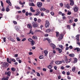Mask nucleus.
Returning a JSON list of instances; mask_svg holds the SVG:
<instances>
[{
    "label": "nucleus",
    "mask_w": 80,
    "mask_h": 80,
    "mask_svg": "<svg viewBox=\"0 0 80 80\" xmlns=\"http://www.w3.org/2000/svg\"><path fill=\"white\" fill-rule=\"evenodd\" d=\"M9 64L7 62H4L3 64L2 65V66L3 68H7L8 67Z\"/></svg>",
    "instance_id": "1"
},
{
    "label": "nucleus",
    "mask_w": 80,
    "mask_h": 80,
    "mask_svg": "<svg viewBox=\"0 0 80 80\" xmlns=\"http://www.w3.org/2000/svg\"><path fill=\"white\" fill-rule=\"evenodd\" d=\"M32 25L33 28H36L38 26V25L35 22H32Z\"/></svg>",
    "instance_id": "2"
},
{
    "label": "nucleus",
    "mask_w": 80,
    "mask_h": 80,
    "mask_svg": "<svg viewBox=\"0 0 80 80\" xmlns=\"http://www.w3.org/2000/svg\"><path fill=\"white\" fill-rule=\"evenodd\" d=\"M37 6L39 8H40L42 6V2H38L37 3Z\"/></svg>",
    "instance_id": "3"
},
{
    "label": "nucleus",
    "mask_w": 80,
    "mask_h": 80,
    "mask_svg": "<svg viewBox=\"0 0 80 80\" xmlns=\"http://www.w3.org/2000/svg\"><path fill=\"white\" fill-rule=\"evenodd\" d=\"M5 75H7V76L8 77H10V75H11V72L10 71H6L5 72Z\"/></svg>",
    "instance_id": "4"
},
{
    "label": "nucleus",
    "mask_w": 80,
    "mask_h": 80,
    "mask_svg": "<svg viewBox=\"0 0 80 80\" xmlns=\"http://www.w3.org/2000/svg\"><path fill=\"white\" fill-rule=\"evenodd\" d=\"M50 25V23L49 21H46V24H45V27L46 28H47L48 26Z\"/></svg>",
    "instance_id": "5"
},
{
    "label": "nucleus",
    "mask_w": 80,
    "mask_h": 80,
    "mask_svg": "<svg viewBox=\"0 0 80 80\" xmlns=\"http://www.w3.org/2000/svg\"><path fill=\"white\" fill-rule=\"evenodd\" d=\"M56 50L58 51V52L59 53H61L62 52V49H61L58 48H56Z\"/></svg>",
    "instance_id": "6"
},
{
    "label": "nucleus",
    "mask_w": 80,
    "mask_h": 80,
    "mask_svg": "<svg viewBox=\"0 0 80 80\" xmlns=\"http://www.w3.org/2000/svg\"><path fill=\"white\" fill-rule=\"evenodd\" d=\"M52 64H53V63L52 62H51L50 65L48 66V68L50 69H52Z\"/></svg>",
    "instance_id": "7"
},
{
    "label": "nucleus",
    "mask_w": 80,
    "mask_h": 80,
    "mask_svg": "<svg viewBox=\"0 0 80 80\" xmlns=\"http://www.w3.org/2000/svg\"><path fill=\"white\" fill-rule=\"evenodd\" d=\"M41 12L39 11H38L36 12V14H34V16H38V15H39L40 14Z\"/></svg>",
    "instance_id": "8"
},
{
    "label": "nucleus",
    "mask_w": 80,
    "mask_h": 80,
    "mask_svg": "<svg viewBox=\"0 0 80 80\" xmlns=\"http://www.w3.org/2000/svg\"><path fill=\"white\" fill-rule=\"evenodd\" d=\"M62 38H63V34H61L60 35L59 38H58L59 41H60V40H62Z\"/></svg>",
    "instance_id": "9"
},
{
    "label": "nucleus",
    "mask_w": 80,
    "mask_h": 80,
    "mask_svg": "<svg viewBox=\"0 0 80 80\" xmlns=\"http://www.w3.org/2000/svg\"><path fill=\"white\" fill-rule=\"evenodd\" d=\"M50 46L52 47V48H53V49H54V48H55L56 47V46L54 44H53L52 43H51L50 44Z\"/></svg>",
    "instance_id": "10"
},
{
    "label": "nucleus",
    "mask_w": 80,
    "mask_h": 80,
    "mask_svg": "<svg viewBox=\"0 0 80 80\" xmlns=\"http://www.w3.org/2000/svg\"><path fill=\"white\" fill-rule=\"evenodd\" d=\"M70 5L71 6H73L74 5V1L73 0H70Z\"/></svg>",
    "instance_id": "11"
},
{
    "label": "nucleus",
    "mask_w": 80,
    "mask_h": 80,
    "mask_svg": "<svg viewBox=\"0 0 80 80\" xmlns=\"http://www.w3.org/2000/svg\"><path fill=\"white\" fill-rule=\"evenodd\" d=\"M6 3H8L9 4V5L10 6H12V3H11V2H10V1L9 0H6Z\"/></svg>",
    "instance_id": "12"
},
{
    "label": "nucleus",
    "mask_w": 80,
    "mask_h": 80,
    "mask_svg": "<svg viewBox=\"0 0 80 80\" xmlns=\"http://www.w3.org/2000/svg\"><path fill=\"white\" fill-rule=\"evenodd\" d=\"M74 50H77V52H80V48H76L74 49Z\"/></svg>",
    "instance_id": "13"
},
{
    "label": "nucleus",
    "mask_w": 80,
    "mask_h": 80,
    "mask_svg": "<svg viewBox=\"0 0 80 80\" xmlns=\"http://www.w3.org/2000/svg\"><path fill=\"white\" fill-rule=\"evenodd\" d=\"M78 7H75L74 9V12H78Z\"/></svg>",
    "instance_id": "14"
},
{
    "label": "nucleus",
    "mask_w": 80,
    "mask_h": 80,
    "mask_svg": "<svg viewBox=\"0 0 80 80\" xmlns=\"http://www.w3.org/2000/svg\"><path fill=\"white\" fill-rule=\"evenodd\" d=\"M66 7L68 8V9H69V8H70V5L68 3H67L66 5Z\"/></svg>",
    "instance_id": "15"
},
{
    "label": "nucleus",
    "mask_w": 80,
    "mask_h": 80,
    "mask_svg": "<svg viewBox=\"0 0 80 80\" xmlns=\"http://www.w3.org/2000/svg\"><path fill=\"white\" fill-rule=\"evenodd\" d=\"M29 5L30 6H32L33 7H35V6L33 2L30 3Z\"/></svg>",
    "instance_id": "16"
},
{
    "label": "nucleus",
    "mask_w": 80,
    "mask_h": 80,
    "mask_svg": "<svg viewBox=\"0 0 80 80\" xmlns=\"http://www.w3.org/2000/svg\"><path fill=\"white\" fill-rule=\"evenodd\" d=\"M27 27H28V28H32V24H28V25Z\"/></svg>",
    "instance_id": "17"
},
{
    "label": "nucleus",
    "mask_w": 80,
    "mask_h": 80,
    "mask_svg": "<svg viewBox=\"0 0 80 80\" xmlns=\"http://www.w3.org/2000/svg\"><path fill=\"white\" fill-rule=\"evenodd\" d=\"M35 42L34 41H32V42H31L30 44H31V45L32 46H33L35 45Z\"/></svg>",
    "instance_id": "18"
},
{
    "label": "nucleus",
    "mask_w": 80,
    "mask_h": 80,
    "mask_svg": "<svg viewBox=\"0 0 80 80\" xmlns=\"http://www.w3.org/2000/svg\"><path fill=\"white\" fill-rule=\"evenodd\" d=\"M65 60L66 63H67L68 62V59H67V57H66L65 58Z\"/></svg>",
    "instance_id": "19"
},
{
    "label": "nucleus",
    "mask_w": 80,
    "mask_h": 80,
    "mask_svg": "<svg viewBox=\"0 0 80 80\" xmlns=\"http://www.w3.org/2000/svg\"><path fill=\"white\" fill-rule=\"evenodd\" d=\"M30 33H31L32 35H33L34 34V33H33V32L32 31V29H31L30 30L29 33H28V34L29 35V34H30Z\"/></svg>",
    "instance_id": "20"
},
{
    "label": "nucleus",
    "mask_w": 80,
    "mask_h": 80,
    "mask_svg": "<svg viewBox=\"0 0 80 80\" xmlns=\"http://www.w3.org/2000/svg\"><path fill=\"white\" fill-rule=\"evenodd\" d=\"M77 61H78V59L77 58H74V62H73V63H75L77 62Z\"/></svg>",
    "instance_id": "21"
},
{
    "label": "nucleus",
    "mask_w": 80,
    "mask_h": 80,
    "mask_svg": "<svg viewBox=\"0 0 80 80\" xmlns=\"http://www.w3.org/2000/svg\"><path fill=\"white\" fill-rule=\"evenodd\" d=\"M79 36H80V35H77L76 36V38L78 41H79Z\"/></svg>",
    "instance_id": "22"
},
{
    "label": "nucleus",
    "mask_w": 80,
    "mask_h": 80,
    "mask_svg": "<svg viewBox=\"0 0 80 80\" xmlns=\"http://www.w3.org/2000/svg\"><path fill=\"white\" fill-rule=\"evenodd\" d=\"M7 62L9 63H12L11 62V61H10V58H7Z\"/></svg>",
    "instance_id": "23"
},
{
    "label": "nucleus",
    "mask_w": 80,
    "mask_h": 80,
    "mask_svg": "<svg viewBox=\"0 0 80 80\" xmlns=\"http://www.w3.org/2000/svg\"><path fill=\"white\" fill-rule=\"evenodd\" d=\"M30 9L31 12H35V10H33V8L32 7H31Z\"/></svg>",
    "instance_id": "24"
},
{
    "label": "nucleus",
    "mask_w": 80,
    "mask_h": 80,
    "mask_svg": "<svg viewBox=\"0 0 80 80\" xmlns=\"http://www.w3.org/2000/svg\"><path fill=\"white\" fill-rule=\"evenodd\" d=\"M59 48H60L62 49V50L63 49V46H62V45H60L59 46Z\"/></svg>",
    "instance_id": "25"
},
{
    "label": "nucleus",
    "mask_w": 80,
    "mask_h": 80,
    "mask_svg": "<svg viewBox=\"0 0 80 80\" xmlns=\"http://www.w3.org/2000/svg\"><path fill=\"white\" fill-rule=\"evenodd\" d=\"M69 56L71 57H74L75 55L73 54H69Z\"/></svg>",
    "instance_id": "26"
},
{
    "label": "nucleus",
    "mask_w": 80,
    "mask_h": 80,
    "mask_svg": "<svg viewBox=\"0 0 80 80\" xmlns=\"http://www.w3.org/2000/svg\"><path fill=\"white\" fill-rule=\"evenodd\" d=\"M66 27L67 28V29H69L70 30L71 29L70 26V25H67Z\"/></svg>",
    "instance_id": "27"
},
{
    "label": "nucleus",
    "mask_w": 80,
    "mask_h": 80,
    "mask_svg": "<svg viewBox=\"0 0 80 80\" xmlns=\"http://www.w3.org/2000/svg\"><path fill=\"white\" fill-rule=\"evenodd\" d=\"M56 36L57 37H59V32H56Z\"/></svg>",
    "instance_id": "28"
},
{
    "label": "nucleus",
    "mask_w": 80,
    "mask_h": 80,
    "mask_svg": "<svg viewBox=\"0 0 80 80\" xmlns=\"http://www.w3.org/2000/svg\"><path fill=\"white\" fill-rule=\"evenodd\" d=\"M28 40L29 42H31L33 41V40L32 39L30 38H29L28 39Z\"/></svg>",
    "instance_id": "29"
},
{
    "label": "nucleus",
    "mask_w": 80,
    "mask_h": 80,
    "mask_svg": "<svg viewBox=\"0 0 80 80\" xmlns=\"http://www.w3.org/2000/svg\"><path fill=\"white\" fill-rule=\"evenodd\" d=\"M11 70L12 71V72H15V71H16V69L15 68H12L11 69Z\"/></svg>",
    "instance_id": "30"
},
{
    "label": "nucleus",
    "mask_w": 80,
    "mask_h": 80,
    "mask_svg": "<svg viewBox=\"0 0 80 80\" xmlns=\"http://www.w3.org/2000/svg\"><path fill=\"white\" fill-rule=\"evenodd\" d=\"M44 53H45V55H47L48 54V51H47L45 50L44 52Z\"/></svg>",
    "instance_id": "31"
},
{
    "label": "nucleus",
    "mask_w": 80,
    "mask_h": 80,
    "mask_svg": "<svg viewBox=\"0 0 80 80\" xmlns=\"http://www.w3.org/2000/svg\"><path fill=\"white\" fill-rule=\"evenodd\" d=\"M55 63L56 65H59V61H56Z\"/></svg>",
    "instance_id": "32"
},
{
    "label": "nucleus",
    "mask_w": 80,
    "mask_h": 80,
    "mask_svg": "<svg viewBox=\"0 0 80 80\" xmlns=\"http://www.w3.org/2000/svg\"><path fill=\"white\" fill-rule=\"evenodd\" d=\"M50 31H51V29H47V33H50Z\"/></svg>",
    "instance_id": "33"
},
{
    "label": "nucleus",
    "mask_w": 80,
    "mask_h": 80,
    "mask_svg": "<svg viewBox=\"0 0 80 80\" xmlns=\"http://www.w3.org/2000/svg\"><path fill=\"white\" fill-rule=\"evenodd\" d=\"M75 67H73L72 68V72H75Z\"/></svg>",
    "instance_id": "34"
},
{
    "label": "nucleus",
    "mask_w": 80,
    "mask_h": 80,
    "mask_svg": "<svg viewBox=\"0 0 80 80\" xmlns=\"http://www.w3.org/2000/svg\"><path fill=\"white\" fill-rule=\"evenodd\" d=\"M6 11L7 12H9V11H10V9L8 8H6Z\"/></svg>",
    "instance_id": "35"
},
{
    "label": "nucleus",
    "mask_w": 80,
    "mask_h": 80,
    "mask_svg": "<svg viewBox=\"0 0 80 80\" xmlns=\"http://www.w3.org/2000/svg\"><path fill=\"white\" fill-rule=\"evenodd\" d=\"M43 57V55H41L40 56H39V58L40 59H42Z\"/></svg>",
    "instance_id": "36"
},
{
    "label": "nucleus",
    "mask_w": 80,
    "mask_h": 80,
    "mask_svg": "<svg viewBox=\"0 0 80 80\" xmlns=\"http://www.w3.org/2000/svg\"><path fill=\"white\" fill-rule=\"evenodd\" d=\"M16 39L17 41H18V42H20V38L19 37H17L16 38Z\"/></svg>",
    "instance_id": "37"
},
{
    "label": "nucleus",
    "mask_w": 80,
    "mask_h": 80,
    "mask_svg": "<svg viewBox=\"0 0 80 80\" xmlns=\"http://www.w3.org/2000/svg\"><path fill=\"white\" fill-rule=\"evenodd\" d=\"M15 8H16V9H18L19 10L20 9V8L19 7L15 6Z\"/></svg>",
    "instance_id": "38"
},
{
    "label": "nucleus",
    "mask_w": 80,
    "mask_h": 80,
    "mask_svg": "<svg viewBox=\"0 0 80 80\" xmlns=\"http://www.w3.org/2000/svg\"><path fill=\"white\" fill-rule=\"evenodd\" d=\"M72 22H73V20H72V19L70 20L69 21V23H72Z\"/></svg>",
    "instance_id": "39"
},
{
    "label": "nucleus",
    "mask_w": 80,
    "mask_h": 80,
    "mask_svg": "<svg viewBox=\"0 0 80 80\" xmlns=\"http://www.w3.org/2000/svg\"><path fill=\"white\" fill-rule=\"evenodd\" d=\"M67 78L68 80H71V77L68 76H67Z\"/></svg>",
    "instance_id": "40"
},
{
    "label": "nucleus",
    "mask_w": 80,
    "mask_h": 80,
    "mask_svg": "<svg viewBox=\"0 0 80 80\" xmlns=\"http://www.w3.org/2000/svg\"><path fill=\"white\" fill-rule=\"evenodd\" d=\"M62 63H63V61H59V65H60V64H62Z\"/></svg>",
    "instance_id": "41"
},
{
    "label": "nucleus",
    "mask_w": 80,
    "mask_h": 80,
    "mask_svg": "<svg viewBox=\"0 0 80 80\" xmlns=\"http://www.w3.org/2000/svg\"><path fill=\"white\" fill-rule=\"evenodd\" d=\"M8 79L7 78H2V80H8Z\"/></svg>",
    "instance_id": "42"
},
{
    "label": "nucleus",
    "mask_w": 80,
    "mask_h": 80,
    "mask_svg": "<svg viewBox=\"0 0 80 80\" xmlns=\"http://www.w3.org/2000/svg\"><path fill=\"white\" fill-rule=\"evenodd\" d=\"M38 23H40L41 22V20L40 19H38Z\"/></svg>",
    "instance_id": "43"
},
{
    "label": "nucleus",
    "mask_w": 80,
    "mask_h": 80,
    "mask_svg": "<svg viewBox=\"0 0 80 80\" xmlns=\"http://www.w3.org/2000/svg\"><path fill=\"white\" fill-rule=\"evenodd\" d=\"M59 5H60V7H63V4L62 3H60L59 4Z\"/></svg>",
    "instance_id": "44"
},
{
    "label": "nucleus",
    "mask_w": 80,
    "mask_h": 80,
    "mask_svg": "<svg viewBox=\"0 0 80 80\" xmlns=\"http://www.w3.org/2000/svg\"><path fill=\"white\" fill-rule=\"evenodd\" d=\"M1 6H2V7H3V2H2V1H1Z\"/></svg>",
    "instance_id": "45"
},
{
    "label": "nucleus",
    "mask_w": 80,
    "mask_h": 80,
    "mask_svg": "<svg viewBox=\"0 0 80 80\" xmlns=\"http://www.w3.org/2000/svg\"><path fill=\"white\" fill-rule=\"evenodd\" d=\"M10 40H11V41H12V42H15V40L13 39L12 38Z\"/></svg>",
    "instance_id": "46"
},
{
    "label": "nucleus",
    "mask_w": 80,
    "mask_h": 80,
    "mask_svg": "<svg viewBox=\"0 0 80 80\" xmlns=\"http://www.w3.org/2000/svg\"><path fill=\"white\" fill-rule=\"evenodd\" d=\"M51 14L53 16L54 15V12H51Z\"/></svg>",
    "instance_id": "47"
},
{
    "label": "nucleus",
    "mask_w": 80,
    "mask_h": 80,
    "mask_svg": "<svg viewBox=\"0 0 80 80\" xmlns=\"http://www.w3.org/2000/svg\"><path fill=\"white\" fill-rule=\"evenodd\" d=\"M12 38V37L11 36H10L8 38V39L9 40H11Z\"/></svg>",
    "instance_id": "48"
},
{
    "label": "nucleus",
    "mask_w": 80,
    "mask_h": 80,
    "mask_svg": "<svg viewBox=\"0 0 80 80\" xmlns=\"http://www.w3.org/2000/svg\"><path fill=\"white\" fill-rule=\"evenodd\" d=\"M37 76L38 77H40V74L38 72L37 73Z\"/></svg>",
    "instance_id": "49"
},
{
    "label": "nucleus",
    "mask_w": 80,
    "mask_h": 80,
    "mask_svg": "<svg viewBox=\"0 0 80 80\" xmlns=\"http://www.w3.org/2000/svg\"><path fill=\"white\" fill-rule=\"evenodd\" d=\"M46 40H48V41L49 43H50V40L49 39L47 38L46 39Z\"/></svg>",
    "instance_id": "50"
},
{
    "label": "nucleus",
    "mask_w": 80,
    "mask_h": 80,
    "mask_svg": "<svg viewBox=\"0 0 80 80\" xmlns=\"http://www.w3.org/2000/svg\"><path fill=\"white\" fill-rule=\"evenodd\" d=\"M32 54H33V53H32V52H29V55H31Z\"/></svg>",
    "instance_id": "51"
},
{
    "label": "nucleus",
    "mask_w": 80,
    "mask_h": 80,
    "mask_svg": "<svg viewBox=\"0 0 80 80\" xmlns=\"http://www.w3.org/2000/svg\"><path fill=\"white\" fill-rule=\"evenodd\" d=\"M51 10H53V6H52L50 8Z\"/></svg>",
    "instance_id": "52"
},
{
    "label": "nucleus",
    "mask_w": 80,
    "mask_h": 80,
    "mask_svg": "<svg viewBox=\"0 0 80 80\" xmlns=\"http://www.w3.org/2000/svg\"><path fill=\"white\" fill-rule=\"evenodd\" d=\"M25 40H26V38H24L22 40V42H24V41H25Z\"/></svg>",
    "instance_id": "53"
},
{
    "label": "nucleus",
    "mask_w": 80,
    "mask_h": 80,
    "mask_svg": "<svg viewBox=\"0 0 80 80\" xmlns=\"http://www.w3.org/2000/svg\"><path fill=\"white\" fill-rule=\"evenodd\" d=\"M54 69H55V70H57V67L56 66H54Z\"/></svg>",
    "instance_id": "54"
},
{
    "label": "nucleus",
    "mask_w": 80,
    "mask_h": 80,
    "mask_svg": "<svg viewBox=\"0 0 80 80\" xmlns=\"http://www.w3.org/2000/svg\"><path fill=\"white\" fill-rule=\"evenodd\" d=\"M69 48L70 49H72V48H73V47H72V46H70Z\"/></svg>",
    "instance_id": "55"
},
{
    "label": "nucleus",
    "mask_w": 80,
    "mask_h": 80,
    "mask_svg": "<svg viewBox=\"0 0 80 80\" xmlns=\"http://www.w3.org/2000/svg\"><path fill=\"white\" fill-rule=\"evenodd\" d=\"M43 71H44L45 72H46L47 71V69L45 68H44L42 69Z\"/></svg>",
    "instance_id": "56"
},
{
    "label": "nucleus",
    "mask_w": 80,
    "mask_h": 80,
    "mask_svg": "<svg viewBox=\"0 0 80 80\" xmlns=\"http://www.w3.org/2000/svg\"><path fill=\"white\" fill-rule=\"evenodd\" d=\"M34 20L35 22H37V18H35L34 19Z\"/></svg>",
    "instance_id": "57"
},
{
    "label": "nucleus",
    "mask_w": 80,
    "mask_h": 80,
    "mask_svg": "<svg viewBox=\"0 0 80 80\" xmlns=\"http://www.w3.org/2000/svg\"><path fill=\"white\" fill-rule=\"evenodd\" d=\"M48 34H46L44 35V37H48Z\"/></svg>",
    "instance_id": "58"
},
{
    "label": "nucleus",
    "mask_w": 80,
    "mask_h": 80,
    "mask_svg": "<svg viewBox=\"0 0 80 80\" xmlns=\"http://www.w3.org/2000/svg\"><path fill=\"white\" fill-rule=\"evenodd\" d=\"M74 21L75 22H78V19H77V18L75 19H74Z\"/></svg>",
    "instance_id": "59"
},
{
    "label": "nucleus",
    "mask_w": 80,
    "mask_h": 80,
    "mask_svg": "<svg viewBox=\"0 0 80 80\" xmlns=\"http://www.w3.org/2000/svg\"><path fill=\"white\" fill-rule=\"evenodd\" d=\"M58 79H59V80H60V78H61V76L59 75L58 76Z\"/></svg>",
    "instance_id": "60"
},
{
    "label": "nucleus",
    "mask_w": 80,
    "mask_h": 80,
    "mask_svg": "<svg viewBox=\"0 0 80 80\" xmlns=\"http://www.w3.org/2000/svg\"><path fill=\"white\" fill-rule=\"evenodd\" d=\"M18 61L19 63H22V61L21 60H19Z\"/></svg>",
    "instance_id": "61"
},
{
    "label": "nucleus",
    "mask_w": 80,
    "mask_h": 80,
    "mask_svg": "<svg viewBox=\"0 0 80 80\" xmlns=\"http://www.w3.org/2000/svg\"><path fill=\"white\" fill-rule=\"evenodd\" d=\"M70 72H67V75H70Z\"/></svg>",
    "instance_id": "62"
},
{
    "label": "nucleus",
    "mask_w": 80,
    "mask_h": 80,
    "mask_svg": "<svg viewBox=\"0 0 80 80\" xmlns=\"http://www.w3.org/2000/svg\"><path fill=\"white\" fill-rule=\"evenodd\" d=\"M44 15V13H43V12H42L41 13V16H42V17H43V16Z\"/></svg>",
    "instance_id": "63"
},
{
    "label": "nucleus",
    "mask_w": 80,
    "mask_h": 80,
    "mask_svg": "<svg viewBox=\"0 0 80 80\" xmlns=\"http://www.w3.org/2000/svg\"><path fill=\"white\" fill-rule=\"evenodd\" d=\"M25 15L26 16H28V12H26V13H25Z\"/></svg>",
    "instance_id": "64"
}]
</instances>
